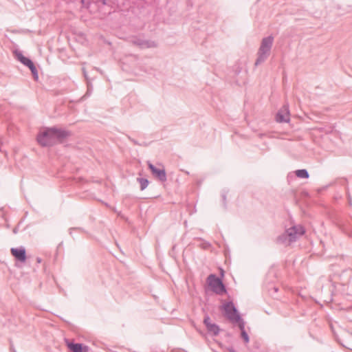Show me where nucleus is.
<instances>
[{"mask_svg":"<svg viewBox=\"0 0 352 352\" xmlns=\"http://www.w3.org/2000/svg\"><path fill=\"white\" fill-rule=\"evenodd\" d=\"M69 135V132L56 127L45 129L37 135V141L42 146H52L61 142Z\"/></svg>","mask_w":352,"mask_h":352,"instance_id":"nucleus-1","label":"nucleus"},{"mask_svg":"<svg viewBox=\"0 0 352 352\" xmlns=\"http://www.w3.org/2000/svg\"><path fill=\"white\" fill-rule=\"evenodd\" d=\"M16 56L17 57V59L23 63L24 65H26L28 68H30V69L32 72V75L34 76V78L37 80L38 76V72L34 66L33 62L29 59L28 58L25 57L21 52H16Z\"/></svg>","mask_w":352,"mask_h":352,"instance_id":"nucleus-6","label":"nucleus"},{"mask_svg":"<svg viewBox=\"0 0 352 352\" xmlns=\"http://www.w3.org/2000/svg\"><path fill=\"white\" fill-rule=\"evenodd\" d=\"M148 166L154 177L158 179L160 182L166 181V173L164 168H157L149 162H148Z\"/></svg>","mask_w":352,"mask_h":352,"instance_id":"nucleus-8","label":"nucleus"},{"mask_svg":"<svg viewBox=\"0 0 352 352\" xmlns=\"http://www.w3.org/2000/svg\"><path fill=\"white\" fill-rule=\"evenodd\" d=\"M87 95H89V94H89V88H88V91H87Z\"/></svg>","mask_w":352,"mask_h":352,"instance_id":"nucleus-20","label":"nucleus"},{"mask_svg":"<svg viewBox=\"0 0 352 352\" xmlns=\"http://www.w3.org/2000/svg\"><path fill=\"white\" fill-rule=\"evenodd\" d=\"M273 41L274 37L272 36L265 37L262 39L261 46L258 52V57L255 62V65L261 64L269 56Z\"/></svg>","mask_w":352,"mask_h":352,"instance_id":"nucleus-2","label":"nucleus"},{"mask_svg":"<svg viewBox=\"0 0 352 352\" xmlns=\"http://www.w3.org/2000/svg\"><path fill=\"white\" fill-rule=\"evenodd\" d=\"M286 230L292 243L296 241L298 238L305 233L304 228L300 225L294 226Z\"/></svg>","mask_w":352,"mask_h":352,"instance_id":"nucleus-7","label":"nucleus"},{"mask_svg":"<svg viewBox=\"0 0 352 352\" xmlns=\"http://www.w3.org/2000/svg\"><path fill=\"white\" fill-rule=\"evenodd\" d=\"M138 182L140 184V189L141 190H144L148 185V181L147 179L145 178H137Z\"/></svg>","mask_w":352,"mask_h":352,"instance_id":"nucleus-16","label":"nucleus"},{"mask_svg":"<svg viewBox=\"0 0 352 352\" xmlns=\"http://www.w3.org/2000/svg\"><path fill=\"white\" fill-rule=\"evenodd\" d=\"M12 254L16 259L21 262H25L26 260L25 249L23 247L19 248H12L10 250Z\"/></svg>","mask_w":352,"mask_h":352,"instance_id":"nucleus-11","label":"nucleus"},{"mask_svg":"<svg viewBox=\"0 0 352 352\" xmlns=\"http://www.w3.org/2000/svg\"><path fill=\"white\" fill-rule=\"evenodd\" d=\"M222 309L224 311L226 318L232 323H238L243 320L232 302L223 304Z\"/></svg>","mask_w":352,"mask_h":352,"instance_id":"nucleus-3","label":"nucleus"},{"mask_svg":"<svg viewBox=\"0 0 352 352\" xmlns=\"http://www.w3.org/2000/svg\"><path fill=\"white\" fill-rule=\"evenodd\" d=\"M276 241L279 244H282L284 245H289L292 242L289 239V235H287V232L285 230L283 234H280L277 239Z\"/></svg>","mask_w":352,"mask_h":352,"instance_id":"nucleus-13","label":"nucleus"},{"mask_svg":"<svg viewBox=\"0 0 352 352\" xmlns=\"http://www.w3.org/2000/svg\"><path fill=\"white\" fill-rule=\"evenodd\" d=\"M204 323L209 333L213 336H217L219 333V327L215 323H212L208 316H206L204 319Z\"/></svg>","mask_w":352,"mask_h":352,"instance_id":"nucleus-10","label":"nucleus"},{"mask_svg":"<svg viewBox=\"0 0 352 352\" xmlns=\"http://www.w3.org/2000/svg\"><path fill=\"white\" fill-rule=\"evenodd\" d=\"M82 71H83L84 76H85V78H87V73H86V72H85V68H82Z\"/></svg>","mask_w":352,"mask_h":352,"instance_id":"nucleus-17","label":"nucleus"},{"mask_svg":"<svg viewBox=\"0 0 352 352\" xmlns=\"http://www.w3.org/2000/svg\"><path fill=\"white\" fill-rule=\"evenodd\" d=\"M67 346L72 352H87L88 350L87 346L79 343L68 342Z\"/></svg>","mask_w":352,"mask_h":352,"instance_id":"nucleus-12","label":"nucleus"},{"mask_svg":"<svg viewBox=\"0 0 352 352\" xmlns=\"http://www.w3.org/2000/svg\"><path fill=\"white\" fill-rule=\"evenodd\" d=\"M276 120L278 122H288L289 121V110L288 104H285L276 114Z\"/></svg>","mask_w":352,"mask_h":352,"instance_id":"nucleus-9","label":"nucleus"},{"mask_svg":"<svg viewBox=\"0 0 352 352\" xmlns=\"http://www.w3.org/2000/svg\"><path fill=\"white\" fill-rule=\"evenodd\" d=\"M274 291L277 292L278 289L276 287H274Z\"/></svg>","mask_w":352,"mask_h":352,"instance_id":"nucleus-21","label":"nucleus"},{"mask_svg":"<svg viewBox=\"0 0 352 352\" xmlns=\"http://www.w3.org/2000/svg\"><path fill=\"white\" fill-rule=\"evenodd\" d=\"M298 177L307 179L309 177V173L306 169H300L296 171Z\"/></svg>","mask_w":352,"mask_h":352,"instance_id":"nucleus-15","label":"nucleus"},{"mask_svg":"<svg viewBox=\"0 0 352 352\" xmlns=\"http://www.w3.org/2000/svg\"><path fill=\"white\" fill-rule=\"evenodd\" d=\"M349 204H350V205H351V204H351V200L350 197H349Z\"/></svg>","mask_w":352,"mask_h":352,"instance_id":"nucleus-19","label":"nucleus"},{"mask_svg":"<svg viewBox=\"0 0 352 352\" xmlns=\"http://www.w3.org/2000/svg\"><path fill=\"white\" fill-rule=\"evenodd\" d=\"M238 324L239 327L241 331V338L244 340V341L246 343H248L249 342V336L245 330V322L243 320H241V322H239Z\"/></svg>","mask_w":352,"mask_h":352,"instance_id":"nucleus-14","label":"nucleus"},{"mask_svg":"<svg viewBox=\"0 0 352 352\" xmlns=\"http://www.w3.org/2000/svg\"><path fill=\"white\" fill-rule=\"evenodd\" d=\"M131 43L141 49L153 48L157 47V43L154 41L145 40L140 37L134 36L131 38Z\"/></svg>","mask_w":352,"mask_h":352,"instance_id":"nucleus-5","label":"nucleus"},{"mask_svg":"<svg viewBox=\"0 0 352 352\" xmlns=\"http://www.w3.org/2000/svg\"><path fill=\"white\" fill-rule=\"evenodd\" d=\"M222 197H223V201L225 202V201H226V195H223Z\"/></svg>","mask_w":352,"mask_h":352,"instance_id":"nucleus-18","label":"nucleus"},{"mask_svg":"<svg viewBox=\"0 0 352 352\" xmlns=\"http://www.w3.org/2000/svg\"><path fill=\"white\" fill-rule=\"evenodd\" d=\"M207 283L211 290L217 294H222L226 292L222 280L214 274H210Z\"/></svg>","mask_w":352,"mask_h":352,"instance_id":"nucleus-4","label":"nucleus"}]
</instances>
